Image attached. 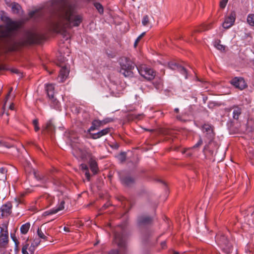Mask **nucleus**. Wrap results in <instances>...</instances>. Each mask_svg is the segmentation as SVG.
Masks as SVG:
<instances>
[{
  "label": "nucleus",
  "mask_w": 254,
  "mask_h": 254,
  "mask_svg": "<svg viewBox=\"0 0 254 254\" xmlns=\"http://www.w3.org/2000/svg\"><path fill=\"white\" fill-rule=\"evenodd\" d=\"M28 246H29V245L26 244L23 247V248L22 249V253L23 254H32L31 253H29L27 251Z\"/></svg>",
  "instance_id": "ea45409f"
},
{
  "label": "nucleus",
  "mask_w": 254,
  "mask_h": 254,
  "mask_svg": "<svg viewBox=\"0 0 254 254\" xmlns=\"http://www.w3.org/2000/svg\"><path fill=\"white\" fill-rule=\"evenodd\" d=\"M89 163L91 170L93 172L94 174H96L98 170L96 161L93 158H90L89 161Z\"/></svg>",
  "instance_id": "6ab92c4d"
},
{
  "label": "nucleus",
  "mask_w": 254,
  "mask_h": 254,
  "mask_svg": "<svg viewBox=\"0 0 254 254\" xmlns=\"http://www.w3.org/2000/svg\"><path fill=\"white\" fill-rule=\"evenodd\" d=\"M30 224L29 223H26L25 224L22 225L20 228L21 233L23 234H26L30 228Z\"/></svg>",
  "instance_id": "b1692460"
},
{
  "label": "nucleus",
  "mask_w": 254,
  "mask_h": 254,
  "mask_svg": "<svg viewBox=\"0 0 254 254\" xmlns=\"http://www.w3.org/2000/svg\"><path fill=\"white\" fill-rule=\"evenodd\" d=\"M66 136L70 141L73 142H76L78 138L77 135L73 131L68 132L66 134Z\"/></svg>",
  "instance_id": "4be33fe9"
},
{
  "label": "nucleus",
  "mask_w": 254,
  "mask_h": 254,
  "mask_svg": "<svg viewBox=\"0 0 254 254\" xmlns=\"http://www.w3.org/2000/svg\"><path fill=\"white\" fill-rule=\"evenodd\" d=\"M119 62L121 66L120 72L126 77H133L134 72L137 70L138 68L127 57L121 58Z\"/></svg>",
  "instance_id": "7ed1b4c3"
},
{
  "label": "nucleus",
  "mask_w": 254,
  "mask_h": 254,
  "mask_svg": "<svg viewBox=\"0 0 254 254\" xmlns=\"http://www.w3.org/2000/svg\"><path fill=\"white\" fill-rule=\"evenodd\" d=\"M207 98H208L207 97H203V101L204 103H206V101L207 100Z\"/></svg>",
  "instance_id": "680f3d73"
},
{
  "label": "nucleus",
  "mask_w": 254,
  "mask_h": 254,
  "mask_svg": "<svg viewBox=\"0 0 254 254\" xmlns=\"http://www.w3.org/2000/svg\"><path fill=\"white\" fill-rule=\"evenodd\" d=\"M11 208L12 205L10 203H7L4 205H3L0 209L1 217L7 216L9 215L11 212Z\"/></svg>",
  "instance_id": "4468645a"
},
{
  "label": "nucleus",
  "mask_w": 254,
  "mask_h": 254,
  "mask_svg": "<svg viewBox=\"0 0 254 254\" xmlns=\"http://www.w3.org/2000/svg\"><path fill=\"white\" fill-rule=\"evenodd\" d=\"M46 91L47 96L51 100L52 103L54 105H57L58 103V101L54 97V87L53 84H49L46 86Z\"/></svg>",
  "instance_id": "9d476101"
},
{
  "label": "nucleus",
  "mask_w": 254,
  "mask_h": 254,
  "mask_svg": "<svg viewBox=\"0 0 254 254\" xmlns=\"http://www.w3.org/2000/svg\"><path fill=\"white\" fill-rule=\"evenodd\" d=\"M47 7L55 12L51 20L53 28L67 40L68 37H66V29L78 26L82 21V16L76 14L75 5L69 0H51Z\"/></svg>",
  "instance_id": "f257e3e1"
},
{
  "label": "nucleus",
  "mask_w": 254,
  "mask_h": 254,
  "mask_svg": "<svg viewBox=\"0 0 254 254\" xmlns=\"http://www.w3.org/2000/svg\"><path fill=\"white\" fill-rule=\"evenodd\" d=\"M211 24H209L208 26H206L204 24H203L201 26L202 27V29H196L194 31L195 32H201L203 30H206L208 29V26H210Z\"/></svg>",
  "instance_id": "58836bf2"
},
{
  "label": "nucleus",
  "mask_w": 254,
  "mask_h": 254,
  "mask_svg": "<svg viewBox=\"0 0 254 254\" xmlns=\"http://www.w3.org/2000/svg\"><path fill=\"white\" fill-rule=\"evenodd\" d=\"M21 9V6L17 3H14L12 5V10L14 13H19Z\"/></svg>",
  "instance_id": "393cba45"
},
{
  "label": "nucleus",
  "mask_w": 254,
  "mask_h": 254,
  "mask_svg": "<svg viewBox=\"0 0 254 254\" xmlns=\"http://www.w3.org/2000/svg\"><path fill=\"white\" fill-rule=\"evenodd\" d=\"M37 234L40 238L45 240L46 241L48 240L47 237L44 235L43 232L39 228L38 229Z\"/></svg>",
  "instance_id": "c756f323"
},
{
  "label": "nucleus",
  "mask_w": 254,
  "mask_h": 254,
  "mask_svg": "<svg viewBox=\"0 0 254 254\" xmlns=\"http://www.w3.org/2000/svg\"><path fill=\"white\" fill-rule=\"evenodd\" d=\"M220 41L218 40L217 41H215L214 46L215 47L219 50L221 51H224L225 49V46L221 45L220 43Z\"/></svg>",
  "instance_id": "bb28decb"
},
{
  "label": "nucleus",
  "mask_w": 254,
  "mask_h": 254,
  "mask_svg": "<svg viewBox=\"0 0 254 254\" xmlns=\"http://www.w3.org/2000/svg\"><path fill=\"white\" fill-rule=\"evenodd\" d=\"M137 71L142 77L148 80L153 79L156 75L155 72L145 65L140 66L137 68Z\"/></svg>",
  "instance_id": "423d86ee"
},
{
  "label": "nucleus",
  "mask_w": 254,
  "mask_h": 254,
  "mask_svg": "<svg viewBox=\"0 0 254 254\" xmlns=\"http://www.w3.org/2000/svg\"><path fill=\"white\" fill-rule=\"evenodd\" d=\"M5 231L4 233L0 234V247H3L6 246L8 241V233L7 231V227L5 226Z\"/></svg>",
  "instance_id": "dca6fc26"
},
{
  "label": "nucleus",
  "mask_w": 254,
  "mask_h": 254,
  "mask_svg": "<svg viewBox=\"0 0 254 254\" xmlns=\"http://www.w3.org/2000/svg\"><path fill=\"white\" fill-rule=\"evenodd\" d=\"M231 83L240 90H243L247 86L245 81L242 77H235L231 81Z\"/></svg>",
  "instance_id": "9b49d317"
},
{
  "label": "nucleus",
  "mask_w": 254,
  "mask_h": 254,
  "mask_svg": "<svg viewBox=\"0 0 254 254\" xmlns=\"http://www.w3.org/2000/svg\"><path fill=\"white\" fill-rule=\"evenodd\" d=\"M216 241L225 253L228 254L231 253L232 246L224 235L223 234H218L217 235Z\"/></svg>",
  "instance_id": "39448f33"
},
{
  "label": "nucleus",
  "mask_w": 254,
  "mask_h": 254,
  "mask_svg": "<svg viewBox=\"0 0 254 254\" xmlns=\"http://www.w3.org/2000/svg\"><path fill=\"white\" fill-rule=\"evenodd\" d=\"M39 243H40V241L35 242V244H34L35 245V247L38 246Z\"/></svg>",
  "instance_id": "338daca9"
},
{
  "label": "nucleus",
  "mask_w": 254,
  "mask_h": 254,
  "mask_svg": "<svg viewBox=\"0 0 254 254\" xmlns=\"http://www.w3.org/2000/svg\"><path fill=\"white\" fill-rule=\"evenodd\" d=\"M64 201L63 200L61 202L60 205L59 207L55 209V210L56 211V212L57 213L58 211L62 210L64 209Z\"/></svg>",
  "instance_id": "4c0bfd02"
},
{
  "label": "nucleus",
  "mask_w": 254,
  "mask_h": 254,
  "mask_svg": "<svg viewBox=\"0 0 254 254\" xmlns=\"http://www.w3.org/2000/svg\"><path fill=\"white\" fill-rule=\"evenodd\" d=\"M64 230L65 231H66V232H69V229L68 228H67V227H64Z\"/></svg>",
  "instance_id": "69168bd1"
},
{
  "label": "nucleus",
  "mask_w": 254,
  "mask_h": 254,
  "mask_svg": "<svg viewBox=\"0 0 254 254\" xmlns=\"http://www.w3.org/2000/svg\"><path fill=\"white\" fill-rule=\"evenodd\" d=\"M0 19L6 24L0 25V49H5L12 52L16 51L20 47L40 42L41 37L36 33H28L24 38L16 41V32L21 27V23L12 21L5 15L1 16Z\"/></svg>",
  "instance_id": "f03ea898"
},
{
  "label": "nucleus",
  "mask_w": 254,
  "mask_h": 254,
  "mask_svg": "<svg viewBox=\"0 0 254 254\" xmlns=\"http://www.w3.org/2000/svg\"><path fill=\"white\" fill-rule=\"evenodd\" d=\"M33 124L34 126V129H35V131H38L40 129V128L38 126V119H34L33 121Z\"/></svg>",
  "instance_id": "c9c22d12"
},
{
  "label": "nucleus",
  "mask_w": 254,
  "mask_h": 254,
  "mask_svg": "<svg viewBox=\"0 0 254 254\" xmlns=\"http://www.w3.org/2000/svg\"><path fill=\"white\" fill-rule=\"evenodd\" d=\"M112 121V120H110V119H106L103 121H100L101 122V127L109 122H111Z\"/></svg>",
  "instance_id": "49530a36"
},
{
  "label": "nucleus",
  "mask_w": 254,
  "mask_h": 254,
  "mask_svg": "<svg viewBox=\"0 0 254 254\" xmlns=\"http://www.w3.org/2000/svg\"><path fill=\"white\" fill-rule=\"evenodd\" d=\"M14 104L13 103H11L10 104V105L9 106V109H10L11 110H14Z\"/></svg>",
  "instance_id": "052dcab7"
},
{
  "label": "nucleus",
  "mask_w": 254,
  "mask_h": 254,
  "mask_svg": "<svg viewBox=\"0 0 254 254\" xmlns=\"http://www.w3.org/2000/svg\"><path fill=\"white\" fill-rule=\"evenodd\" d=\"M236 12L234 11H231L229 16L227 17L222 24V26L225 29L230 28L234 23L236 19Z\"/></svg>",
  "instance_id": "1a4fd4ad"
},
{
  "label": "nucleus",
  "mask_w": 254,
  "mask_h": 254,
  "mask_svg": "<svg viewBox=\"0 0 254 254\" xmlns=\"http://www.w3.org/2000/svg\"><path fill=\"white\" fill-rule=\"evenodd\" d=\"M213 106H214V103L211 102H210L209 104H208V107L209 108H212L213 107Z\"/></svg>",
  "instance_id": "bf43d9fd"
},
{
  "label": "nucleus",
  "mask_w": 254,
  "mask_h": 254,
  "mask_svg": "<svg viewBox=\"0 0 254 254\" xmlns=\"http://www.w3.org/2000/svg\"><path fill=\"white\" fill-rule=\"evenodd\" d=\"M229 112H232L233 118L235 120H238L240 115L242 113V109L238 106H234L230 109H228Z\"/></svg>",
  "instance_id": "2eb2a0df"
},
{
  "label": "nucleus",
  "mask_w": 254,
  "mask_h": 254,
  "mask_svg": "<svg viewBox=\"0 0 254 254\" xmlns=\"http://www.w3.org/2000/svg\"><path fill=\"white\" fill-rule=\"evenodd\" d=\"M7 170L4 168H0V180L5 181L6 179Z\"/></svg>",
  "instance_id": "5701e85b"
},
{
  "label": "nucleus",
  "mask_w": 254,
  "mask_h": 254,
  "mask_svg": "<svg viewBox=\"0 0 254 254\" xmlns=\"http://www.w3.org/2000/svg\"><path fill=\"white\" fill-rule=\"evenodd\" d=\"M228 0H221L220 2V7L221 8H224L225 7L227 3L228 2Z\"/></svg>",
  "instance_id": "a19ab883"
},
{
  "label": "nucleus",
  "mask_w": 254,
  "mask_h": 254,
  "mask_svg": "<svg viewBox=\"0 0 254 254\" xmlns=\"http://www.w3.org/2000/svg\"><path fill=\"white\" fill-rule=\"evenodd\" d=\"M119 147V145L118 143H116L115 144H114V147L116 149H118Z\"/></svg>",
  "instance_id": "e2e57ef3"
},
{
  "label": "nucleus",
  "mask_w": 254,
  "mask_h": 254,
  "mask_svg": "<svg viewBox=\"0 0 254 254\" xmlns=\"http://www.w3.org/2000/svg\"><path fill=\"white\" fill-rule=\"evenodd\" d=\"M149 23V17L148 15H145L142 19V23L144 26H146Z\"/></svg>",
  "instance_id": "f704fd0d"
},
{
  "label": "nucleus",
  "mask_w": 254,
  "mask_h": 254,
  "mask_svg": "<svg viewBox=\"0 0 254 254\" xmlns=\"http://www.w3.org/2000/svg\"><path fill=\"white\" fill-rule=\"evenodd\" d=\"M153 221L152 217L146 216L141 215L137 218V223L139 226H143L152 223Z\"/></svg>",
  "instance_id": "f8f14e48"
},
{
  "label": "nucleus",
  "mask_w": 254,
  "mask_h": 254,
  "mask_svg": "<svg viewBox=\"0 0 254 254\" xmlns=\"http://www.w3.org/2000/svg\"><path fill=\"white\" fill-rule=\"evenodd\" d=\"M122 184L126 187H131L135 183V178L129 175H122L120 177Z\"/></svg>",
  "instance_id": "6e6552de"
},
{
  "label": "nucleus",
  "mask_w": 254,
  "mask_h": 254,
  "mask_svg": "<svg viewBox=\"0 0 254 254\" xmlns=\"http://www.w3.org/2000/svg\"><path fill=\"white\" fill-rule=\"evenodd\" d=\"M114 237L118 246L121 248H125L126 232L125 225H120L116 228L114 231Z\"/></svg>",
  "instance_id": "20e7f679"
},
{
  "label": "nucleus",
  "mask_w": 254,
  "mask_h": 254,
  "mask_svg": "<svg viewBox=\"0 0 254 254\" xmlns=\"http://www.w3.org/2000/svg\"><path fill=\"white\" fill-rule=\"evenodd\" d=\"M141 115H135L132 114H129L127 116V119L129 121L133 120L134 119H140V117Z\"/></svg>",
  "instance_id": "2f4dec72"
},
{
  "label": "nucleus",
  "mask_w": 254,
  "mask_h": 254,
  "mask_svg": "<svg viewBox=\"0 0 254 254\" xmlns=\"http://www.w3.org/2000/svg\"><path fill=\"white\" fill-rule=\"evenodd\" d=\"M161 246L162 249H164L166 247V243L165 241H163L161 243Z\"/></svg>",
  "instance_id": "6e6d98bb"
},
{
  "label": "nucleus",
  "mask_w": 254,
  "mask_h": 254,
  "mask_svg": "<svg viewBox=\"0 0 254 254\" xmlns=\"http://www.w3.org/2000/svg\"><path fill=\"white\" fill-rule=\"evenodd\" d=\"M59 61H60V63L58 64V65L62 68L60 71V74L58 78L60 79L59 81L60 82H63L67 77L69 72V69L67 67V65L64 63V61H62V59H59Z\"/></svg>",
  "instance_id": "0eeeda50"
},
{
  "label": "nucleus",
  "mask_w": 254,
  "mask_h": 254,
  "mask_svg": "<svg viewBox=\"0 0 254 254\" xmlns=\"http://www.w3.org/2000/svg\"><path fill=\"white\" fill-rule=\"evenodd\" d=\"M202 139L200 138L198 141L197 142V143L196 144H195L193 147L192 148H197L198 147H199L200 145H202Z\"/></svg>",
  "instance_id": "c03bdc74"
},
{
  "label": "nucleus",
  "mask_w": 254,
  "mask_h": 254,
  "mask_svg": "<svg viewBox=\"0 0 254 254\" xmlns=\"http://www.w3.org/2000/svg\"><path fill=\"white\" fill-rule=\"evenodd\" d=\"M80 167H81V169L83 171H85V172L87 171H88V168L87 166L84 164H81L80 165Z\"/></svg>",
  "instance_id": "8fccbe9b"
},
{
  "label": "nucleus",
  "mask_w": 254,
  "mask_h": 254,
  "mask_svg": "<svg viewBox=\"0 0 254 254\" xmlns=\"http://www.w3.org/2000/svg\"><path fill=\"white\" fill-rule=\"evenodd\" d=\"M55 127L53 123L52 120H49L46 124V125L42 130V133H47L50 135H52L55 133Z\"/></svg>",
  "instance_id": "ddd939ff"
},
{
  "label": "nucleus",
  "mask_w": 254,
  "mask_h": 254,
  "mask_svg": "<svg viewBox=\"0 0 254 254\" xmlns=\"http://www.w3.org/2000/svg\"><path fill=\"white\" fill-rule=\"evenodd\" d=\"M38 12V10L31 11L29 13V19L33 17Z\"/></svg>",
  "instance_id": "a18cd8bd"
},
{
  "label": "nucleus",
  "mask_w": 254,
  "mask_h": 254,
  "mask_svg": "<svg viewBox=\"0 0 254 254\" xmlns=\"http://www.w3.org/2000/svg\"><path fill=\"white\" fill-rule=\"evenodd\" d=\"M248 23L251 26H254V14H249L247 18Z\"/></svg>",
  "instance_id": "c85d7f7f"
},
{
  "label": "nucleus",
  "mask_w": 254,
  "mask_h": 254,
  "mask_svg": "<svg viewBox=\"0 0 254 254\" xmlns=\"http://www.w3.org/2000/svg\"><path fill=\"white\" fill-rule=\"evenodd\" d=\"M85 175L86 176V179H87V180L89 181H90V173L89 172V171H87L85 172Z\"/></svg>",
  "instance_id": "603ef678"
},
{
  "label": "nucleus",
  "mask_w": 254,
  "mask_h": 254,
  "mask_svg": "<svg viewBox=\"0 0 254 254\" xmlns=\"http://www.w3.org/2000/svg\"><path fill=\"white\" fill-rule=\"evenodd\" d=\"M111 130L110 128H106L104 129H102V130L99 131L98 132L96 133H90V137L93 139H97L101 136L106 135L107 134L109 133Z\"/></svg>",
  "instance_id": "f3484780"
},
{
  "label": "nucleus",
  "mask_w": 254,
  "mask_h": 254,
  "mask_svg": "<svg viewBox=\"0 0 254 254\" xmlns=\"http://www.w3.org/2000/svg\"><path fill=\"white\" fill-rule=\"evenodd\" d=\"M11 238L15 243L16 251H18L19 242L18 240L16 239V237L14 235L13 236L12 235H11Z\"/></svg>",
  "instance_id": "72a5a7b5"
},
{
  "label": "nucleus",
  "mask_w": 254,
  "mask_h": 254,
  "mask_svg": "<svg viewBox=\"0 0 254 254\" xmlns=\"http://www.w3.org/2000/svg\"><path fill=\"white\" fill-rule=\"evenodd\" d=\"M85 175L86 176V179H87V180L89 181H90V173L89 172V171H87L85 172Z\"/></svg>",
  "instance_id": "3c124183"
},
{
  "label": "nucleus",
  "mask_w": 254,
  "mask_h": 254,
  "mask_svg": "<svg viewBox=\"0 0 254 254\" xmlns=\"http://www.w3.org/2000/svg\"><path fill=\"white\" fill-rule=\"evenodd\" d=\"M109 254H119V252L116 250H112L109 253Z\"/></svg>",
  "instance_id": "4d7b16f0"
},
{
  "label": "nucleus",
  "mask_w": 254,
  "mask_h": 254,
  "mask_svg": "<svg viewBox=\"0 0 254 254\" xmlns=\"http://www.w3.org/2000/svg\"><path fill=\"white\" fill-rule=\"evenodd\" d=\"M110 204H108V203H106V204H105L103 206V207H102V208L101 210H105V209H107V208L110 206Z\"/></svg>",
  "instance_id": "5fc2aeb1"
},
{
  "label": "nucleus",
  "mask_w": 254,
  "mask_h": 254,
  "mask_svg": "<svg viewBox=\"0 0 254 254\" xmlns=\"http://www.w3.org/2000/svg\"><path fill=\"white\" fill-rule=\"evenodd\" d=\"M101 127V122L99 120H95L92 122V126L88 130V132L98 129Z\"/></svg>",
  "instance_id": "aec40b11"
},
{
  "label": "nucleus",
  "mask_w": 254,
  "mask_h": 254,
  "mask_svg": "<svg viewBox=\"0 0 254 254\" xmlns=\"http://www.w3.org/2000/svg\"><path fill=\"white\" fill-rule=\"evenodd\" d=\"M145 34V32L142 33L140 35H139L137 38L136 39L134 44V47L135 48L136 47L138 42L140 40V39L144 36Z\"/></svg>",
  "instance_id": "e433bc0d"
},
{
  "label": "nucleus",
  "mask_w": 254,
  "mask_h": 254,
  "mask_svg": "<svg viewBox=\"0 0 254 254\" xmlns=\"http://www.w3.org/2000/svg\"><path fill=\"white\" fill-rule=\"evenodd\" d=\"M94 5L100 14H102L103 13L104 8L100 3L95 2L94 3Z\"/></svg>",
  "instance_id": "cd10ccee"
},
{
  "label": "nucleus",
  "mask_w": 254,
  "mask_h": 254,
  "mask_svg": "<svg viewBox=\"0 0 254 254\" xmlns=\"http://www.w3.org/2000/svg\"><path fill=\"white\" fill-rule=\"evenodd\" d=\"M180 66V65L175 62H171L168 63L169 67L173 70H178Z\"/></svg>",
  "instance_id": "a878e982"
},
{
  "label": "nucleus",
  "mask_w": 254,
  "mask_h": 254,
  "mask_svg": "<svg viewBox=\"0 0 254 254\" xmlns=\"http://www.w3.org/2000/svg\"><path fill=\"white\" fill-rule=\"evenodd\" d=\"M5 226L7 227V226L6 225H4V227L1 228L0 234L4 233V232L6 230Z\"/></svg>",
  "instance_id": "13d9d810"
},
{
  "label": "nucleus",
  "mask_w": 254,
  "mask_h": 254,
  "mask_svg": "<svg viewBox=\"0 0 254 254\" xmlns=\"http://www.w3.org/2000/svg\"><path fill=\"white\" fill-rule=\"evenodd\" d=\"M10 71L13 73H15L19 74V76L22 77V73L20 72V71L18 69L13 68V69H10Z\"/></svg>",
  "instance_id": "09e8293b"
},
{
  "label": "nucleus",
  "mask_w": 254,
  "mask_h": 254,
  "mask_svg": "<svg viewBox=\"0 0 254 254\" xmlns=\"http://www.w3.org/2000/svg\"><path fill=\"white\" fill-rule=\"evenodd\" d=\"M173 254H179V253L176 251H173Z\"/></svg>",
  "instance_id": "774afa93"
},
{
  "label": "nucleus",
  "mask_w": 254,
  "mask_h": 254,
  "mask_svg": "<svg viewBox=\"0 0 254 254\" xmlns=\"http://www.w3.org/2000/svg\"><path fill=\"white\" fill-rule=\"evenodd\" d=\"M119 159L121 163L124 162L126 160V154L125 152H121L119 157Z\"/></svg>",
  "instance_id": "473e14b6"
},
{
  "label": "nucleus",
  "mask_w": 254,
  "mask_h": 254,
  "mask_svg": "<svg viewBox=\"0 0 254 254\" xmlns=\"http://www.w3.org/2000/svg\"><path fill=\"white\" fill-rule=\"evenodd\" d=\"M202 129L204 132H207V137L211 139L213 136V130L211 126L209 125H204L202 127Z\"/></svg>",
  "instance_id": "a211bd4d"
},
{
  "label": "nucleus",
  "mask_w": 254,
  "mask_h": 254,
  "mask_svg": "<svg viewBox=\"0 0 254 254\" xmlns=\"http://www.w3.org/2000/svg\"><path fill=\"white\" fill-rule=\"evenodd\" d=\"M56 211L55 210V209H53V210H49V211H46L44 213V216H47V215H51V214H55V213H56Z\"/></svg>",
  "instance_id": "79ce46f5"
},
{
  "label": "nucleus",
  "mask_w": 254,
  "mask_h": 254,
  "mask_svg": "<svg viewBox=\"0 0 254 254\" xmlns=\"http://www.w3.org/2000/svg\"><path fill=\"white\" fill-rule=\"evenodd\" d=\"M12 87H11V88H10V89H9V92H8V94H7L6 95V96L5 100V101H4V103L3 106V109H4V107H5V105H6V103L7 101L8 100V98H9V97L10 96V93H11V92L12 91Z\"/></svg>",
  "instance_id": "37998d69"
},
{
  "label": "nucleus",
  "mask_w": 254,
  "mask_h": 254,
  "mask_svg": "<svg viewBox=\"0 0 254 254\" xmlns=\"http://www.w3.org/2000/svg\"><path fill=\"white\" fill-rule=\"evenodd\" d=\"M178 70L185 75L186 79L187 78V71L184 67L180 65Z\"/></svg>",
  "instance_id": "7c9ffc66"
},
{
  "label": "nucleus",
  "mask_w": 254,
  "mask_h": 254,
  "mask_svg": "<svg viewBox=\"0 0 254 254\" xmlns=\"http://www.w3.org/2000/svg\"><path fill=\"white\" fill-rule=\"evenodd\" d=\"M8 70V68H6L5 65L3 64H0V70Z\"/></svg>",
  "instance_id": "864d4df0"
},
{
  "label": "nucleus",
  "mask_w": 254,
  "mask_h": 254,
  "mask_svg": "<svg viewBox=\"0 0 254 254\" xmlns=\"http://www.w3.org/2000/svg\"><path fill=\"white\" fill-rule=\"evenodd\" d=\"M29 253H31L32 254H34V251L35 250V245L34 244H32L29 248H28Z\"/></svg>",
  "instance_id": "de8ad7c7"
},
{
  "label": "nucleus",
  "mask_w": 254,
  "mask_h": 254,
  "mask_svg": "<svg viewBox=\"0 0 254 254\" xmlns=\"http://www.w3.org/2000/svg\"><path fill=\"white\" fill-rule=\"evenodd\" d=\"M161 133H163V134H167L168 133V130H163V131H161Z\"/></svg>",
  "instance_id": "0e129e2a"
},
{
  "label": "nucleus",
  "mask_w": 254,
  "mask_h": 254,
  "mask_svg": "<svg viewBox=\"0 0 254 254\" xmlns=\"http://www.w3.org/2000/svg\"><path fill=\"white\" fill-rule=\"evenodd\" d=\"M224 158V153L223 152L219 151L217 150L214 158V161H216L218 162L222 161Z\"/></svg>",
  "instance_id": "412c9836"
}]
</instances>
